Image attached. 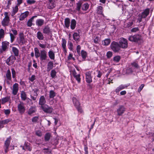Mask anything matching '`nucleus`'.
Masks as SVG:
<instances>
[{"instance_id": "obj_1", "label": "nucleus", "mask_w": 154, "mask_h": 154, "mask_svg": "<svg viewBox=\"0 0 154 154\" xmlns=\"http://www.w3.org/2000/svg\"><path fill=\"white\" fill-rule=\"evenodd\" d=\"M18 36L16 39V42L19 45H23L27 42L23 32H20L18 34Z\"/></svg>"}, {"instance_id": "obj_2", "label": "nucleus", "mask_w": 154, "mask_h": 154, "mask_svg": "<svg viewBox=\"0 0 154 154\" xmlns=\"http://www.w3.org/2000/svg\"><path fill=\"white\" fill-rule=\"evenodd\" d=\"M4 15L5 17L1 21V23L3 26L5 27L9 25L10 19L8 12H5L4 13Z\"/></svg>"}, {"instance_id": "obj_3", "label": "nucleus", "mask_w": 154, "mask_h": 154, "mask_svg": "<svg viewBox=\"0 0 154 154\" xmlns=\"http://www.w3.org/2000/svg\"><path fill=\"white\" fill-rule=\"evenodd\" d=\"M10 37V41L11 43H12L14 41L16 36L18 34V32L16 29L12 28L9 32Z\"/></svg>"}, {"instance_id": "obj_4", "label": "nucleus", "mask_w": 154, "mask_h": 154, "mask_svg": "<svg viewBox=\"0 0 154 154\" xmlns=\"http://www.w3.org/2000/svg\"><path fill=\"white\" fill-rule=\"evenodd\" d=\"M119 44L120 48H126L128 46L127 40L124 38L122 37L119 40Z\"/></svg>"}, {"instance_id": "obj_5", "label": "nucleus", "mask_w": 154, "mask_h": 154, "mask_svg": "<svg viewBox=\"0 0 154 154\" xmlns=\"http://www.w3.org/2000/svg\"><path fill=\"white\" fill-rule=\"evenodd\" d=\"M9 44V43L7 41H3L2 42L1 48L0 49V52L1 53L8 50Z\"/></svg>"}, {"instance_id": "obj_6", "label": "nucleus", "mask_w": 154, "mask_h": 154, "mask_svg": "<svg viewBox=\"0 0 154 154\" xmlns=\"http://www.w3.org/2000/svg\"><path fill=\"white\" fill-rule=\"evenodd\" d=\"M142 39L141 35L138 34L130 36L128 38L129 41L131 42H137Z\"/></svg>"}, {"instance_id": "obj_7", "label": "nucleus", "mask_w": 154, "mask_h": 154, "mask_svg": "<svg viewBox=\"0 0 154 154\" xmlns=\"http://www.w3.org/2000/svg\"><path fill=\"white\" fill-rule=\"evenodd\" d=\"M112 49L115 52H117L120 50V47L119 43L116 42H112L110 45Z\"/></svg>"}, {"instance_id": "obj_8", "label": "nucleus", "mask_w": 154, "mask_h": 154, "mask_svg": "<svg viewBox=\"0 0 154 154\" xmlns=\"http://www.w3.org/2000/svg\"><path fill=\"white\" fill-rule=\"evenodd\" d=\"M11 137H10L7 138L5 141L4 145L3 146L5 153H7L9 151V147L11 142Z\"/></svg>"}, {"instance_id": "obj_9", "label": "nucleus", "mask_w": 154, "mask_h": 154, "mask_svg": "<svg viewBox=\"0 0 154 154\" xmlns=\"http://www.w3.org/2000/svg\"><path fill=\"white\" fill-rule=\"evenodd\" d=\"M92 71H88L85 73V80L86 82L88 83H90L92 82L91 74Z\"/></svg>"}, {"instance_id": "obj_10", "label": "nucleus", "mask_w": 154, "mask_h": 154, "mask_svg": "<svg viewBox=\"0 0 154 154\" xmlns=\"http://www.w3.org/2000/svg\"><path fill=\"white\" fill-rule=\"evenodd\" d=\"M40 60L41 61L45 60L47 57V54L46 51L44 50L40 51Z\"/></svg>"}, {"instance_id": "obj_11", "label": "nucleus", "mask_w": 154, "mask_h": 154, "mask_svg": "<svg viewBox=\"0 0 154 154\" xmlns=\"http://www.w3.org/2000/svg\"><path fill=\"white\" fill-rule=\"evenodd\" d=\"M16 60L15 57L11 56L9 57L7 60L6 63L9 66L12 65L14 62Z\"/></svg>"}, {"instance_id": "obj_12", "label": "nucleus", "mask_w": 154, "mask_h": 154, "mask_svg": "<svg viewBox=\"0 0 154 154\" xmlns=\"http://www.w3.org/2000/svg\"><path fill=\"white\" fill-rule=\"evenodd\" d=\"M18 84L17 83H15L13 85L12 93L14 95H16L18 92Z\"/></svg>"}, {"instance_id": "obj_13", "label": "nucleus", "mask_w": 154, "mask_h": 154, "mask_svg": "<svg viewBox=\"0 0 154 154\" xmlns=\"http://www.w3.org/2000/svg\"><path fill=\"white\" fill-rule=\"evenodd\" d=\"M72 74L74 77L77 81L78 83H80L81 82L80 75V74H77L75 70L72 71Z\"/></svg>"}, {"instance_id": "obj_14", "label": "nucleus", "mask_w": 154, "mask_h": 154, "mask_svg": "<svg viewBox=\"0 0 154 154\" xmlns=\"http://www.w3.org/2000/svg\"><path fill=\"white\" fill-rule=\"evenodd\" d=\"M150 9L147 8L145 9L143 12L140 14L142 16L143 18H146L149 14Z\"/></svg>"}, {"instance_id": "obj_15", "label": "nucleus", "mask_w": 154, "mask_h": 154, "mask_svg": "<svg viewBox=\"0 0 154 154\" xmlns=\"http://www.w3.org/2000/svg\"><path fill=\"white\" fill-rule=\"evenodd\" d=\"M42 109L45 112L50 113L52 111V108L50 106H41Z\"/></svg>"}, {"instance_id": "obj_16", "label": "nucleus", "mask_w": 154, "mask_h": 154, "mask_svg": "<svg viewBox=\"0 0 154 154\" xmlns=\"http://www.w3.org/2000/svg\"><path fill=\"white\" fill-rule=\"evenodd\" d=\"M66 42L65 39L62 38V41L61 45L63 48V52L65 55L67 53V51L66 48Z\"/></svg>"}, {"instance_id": "obj_17", "label": "nucleus", "mask_w": 154, "mask_h": 154, "mask_svg": "<svg viewBox=\"0 0 154 154\" xmlns=\"http://www.w3.org/2000/svg\"><path fill=\"white\" fill-rule=\"evenodd\" d=\"M29 12L26 11L25 12L22 13L20 16L19 20H23L27 17L29 14Z\"/></svg>"}, {"instance_id": "obj_18", "label": "nucleus", "mask_w": 154, "mask_h": 154, "mask_svg": "<svg viewBox=\"0 0 154 154\" xmlns=\"http://www.w3.org/2000/svg\"><path fill=\"white\" fill-rule=\"evenodd\" d=\"M85 1V0H80L76 3V9L77 10L79 11L80 10L81 8L82 7V5Z\"/></svg>"}, {"instance_id": "obj_19", "label": "nucleus", "mask_w": 154, "mask_h": 154, "mask_svg": "<svg viewBox=\"0 0 154 154\" xmlns=\"http://www.w3.org/2000/svg\"><path fill=\"white\" fill-rule=\"evenodd\" d=\"M51 32V30L48 26H45L43 29V33L44 34L49 35Z\"/></svg>"}, {"instance_id": "obj_20", "label": "nucleus", "mask_w": 154, "mask_h": 154, "mask_svg": "<svg viewBox=\"0 0 154 154\" xmlns=\"http://www.w3.org/2000/svg\"><path fill=\"white\" fill-rule=\"evenodd\" d=\"M97 13L99 14L102 15L103 17H104V15L103 13V8L102 6H98L97 7Z\"/></svg>"}, {"instance_id": "obj_21", "label": "nucleus", "mask_w": 154, "mask_h": 154, "mask_svg": "<svg viewBox=\"0 0 154 154\" xmlns=\"http://www.w3.org/2000/svg\"><path fill=\"white\" fill-rule=\"evenodd\" d=\"M128 86L125 85H121L116 88L115 91L117 93H118L122 90L127 88Z\"/></svg>"}, {"instance_id": "obj_22", "label": "nucleus", "mask_w": 154, "mask_h": 154, "mask_svg": "<svg viewBox=\"0 0 154 154\" xmlns=\"http://www.w3.org/2000/svg\"><path fill=\"white\" fill-rule=\"evenodd\" d=\"M125 110V109L124 106H120L117 110L118 115L119 116L122 115Z\"/></svg>"}, {"instance_id": "obj_23", "label": "nucleus", "mask_w": 154, "mask_h": 154, "mask_svg": "<svg viewBox=\"0 0 154 154\" xmlns=\"http://www.w3.org/2000/svg\"><path fill=\"white\" fill-rule=\"evenodd\" d=\"M36 36L38 39L40 40H43L44 39V36L42 32L40 31L38 32L36 34Z\"/></svg>"}, {"instance_id": "obj_24", "label": "nucleus", "mask_w": 154, "mask_h": 154, "mask_svg": "<svg viewBox=\"0 0 154 154\" xmlns=\"http://www.w3.org/2000/svg\"><path fill=\"white\" fill-rule=\"evenodd\" d=\"M70 20L69 18H66L65 19L64 21V25L65 27L69 29L70 26Z\"/></svg>"}, {"instance_id": "obj_25", "label": "nucleus", "mask_w": 154, "mask_h": 154, "mask_svg": "<svg viewBox=\"0 0 154 154\" xmlns=\"http://www.w3.org/2000/svg\"><path fill=\"white\" fill-rule=\"evenodd\" d=\"M44 20L42 19H38L36 21V25L38 26H42L44 23Z\"/></svg>"}, {"instance_id": "obj_26", "label": "nucleus", "mask_w": 154, "mask_h": 154, "mask_svg": "<svg viewBox=\"0 0 154 154\" xmlns=\"http://www.w3.org/2000/svg\"><path fill=\"white\" fill-rule=\"evenodd\" d=\"M53 63L51 61L49 62L47 64V70L49 72L53 69Z\"/></svg>"}, {"instance_id": "obj_27", "label": "nucleus", "mask_w": 154, "mask_h": 154, "mask_svg": "<svg viewBox=\"0 0 154 154\" xmlns=\"http://www.w3.org/2000/svg\"><path fill=\"white\" fill-rule=\"evenodd\" d=\"M37 17V16H32L30 19L27 21V25L29 27H31L32 25V22L34 19Z\"/></svg>"}, {"instance_id": "obj_28", "label": "nucleus", "mask_w": 154, "mask_h": 154, "mask_svg": "<svg viewBox=\"0 0 154 154\" xmlns=\"http://www.w3.org/2000/svg\"><path fill=\"white\" fill-rule=\"evenodd\" d=\"M46 102V100L44 97L43 96H41L40 99L39 101V104L40 105H44Z\"/></svg>"}, {"instance_id": "obj_29", "label": "nucleus", "mask_w": 154, "mask_h": 154, "mask_svg": "<svg viewBox=\"0 0 154 154\" xmlns=\"http://www.w3.org/2000/svg\"><path fill=\"white\" fill-rule=\"evenodd\" d=\"M55 6L54 2H49L47 5V7L49 9H52Z\"/></svg>"}, {"instance_id": "obj_30", "label": "nucleus", "mask_w": 154, "mask_h": 154, "mask_svg": "<svg viewBox=\"0 0 154 154\" xmlns=\"http://www.w3.org/2000/svg\"><path fill=\"white\" fill-rule=\"evenodd\" d=\"M76 21L75 19H72L71 22L70 28L72 29H74L76 27Z\"/></svg>"}, {"instance_id": "obj_31", "label": "nucleus", "mask_w": 154, "mask_h": 154, "mask_svg": "<svg viewBox=\"0 0 154 154\" xmlns=\"http://www.w3.org/2000/svg\"><path fill=\"white\" fill-rule=\"evenodd\" d=\"M89 5L87 3H83L82 7V9L83 11H86L89 8Z\"/></svg>"}, {"instance_id": "obj_32", "label": "nucleus", "mask_w": 154, "mask_h": 154, "mask_svg": "<svg viewBox=\"0 0 154 154\" xmlns=\"http://www.w3.org/2000/svg\"><path fill=\"white\" fill-rule=\"evenodd\" d=\"M12 121V119H8L0 121V124H2L3 125L7 124L9 122H11Z\"/></svg>"}, {"instance_id": "obj_33", "label": "nucleus", "mask_w": 154, "mask_h": 154, "mask_svg": "<svg viewBox=\"0 0 154 154\" xmlns=\"http://www.w3.org/2000/svg\"><path fill=\"white\" fill-rule=\"evenodd\" d=\"M73 38L76 41H79L80 38L79 34L75 32L73 35Z\"/></svg>"}, {"instance_id": "obj_34", "label": "nucleus", "mask_w": 154, "mask_h": 154, "mask_svg": "<svg viewBox=\"0 0 154 154\" xmlns=\"http://www.w3.org/2000/svg\"><path fill=\"white\" fill-rule=\"evenodd\" d=\"M20 97L22 100H25L27 98L26 93L23 91H22L21 92Z\"/></svg>"}, {"instance_id": "obj_35", "label": "nucleus", "mask_w": 154, "mask_h": 154, "mask_svg": "<svg viewBox=\"0 0 154 154\" xmlns=\"http://www.w3.org/2000/svg\"><path fill=\"white\" fill-rule=\"evenodd\" d=\"M48 54L49 57L51 59H54L55 58V54L52 51H49L48 52Z\"/></svg>"}, {"instance_id": "obj_36", "label": "nucleus", "mask_w": 154, "mask_h": 154, "mask_svg": "<svg viewBox=\"0 0 154 154\" xmlns=\"http://www.w3.org/2000/svg\"><path fill=\"white\" fill-rule=\"evenodd\" d=\"M34 51L35 56L36 58H38L40 56L39 51L37 48H34Z\"/></svg>"}, {"instance_id": "obj_37", "label": "nucleus", "mask_w": 154, "mask_h": 154, "mask_svg": "<svg viewBox=\"0 0 154 154\" xmlns=\"http://www.w3.org/2000/svg\"><path fill=\"white\" fill-rule=\"evenodd\" d=\"M10 97L8 96L6 97L2 98V104L3 105L5 103L9 101L10 100Z\"/></svg>"}, {"instance_id": "obj_38", "label": "nucleus", "mask_w": 154, "mask_h": 154, "mask_svg": "<svg viewBox=\"0 0 154 154\" xmlns=\"http://www.w3.org/2000/svg\"><path fill=\"white\" fill-rule=\"evenodd\" d=\"M18 10V6L17 5H16L15 7H13V8L11 15L13 16L17 12Z\"/></svg>"}, {"instance_id": "obj_39", "label": "nucleus", "mask_w": 154, "mask_h": 154, "mask_svg": "<svg viewBox=\"0 0 154 154\" xmlns=\"http://www.w3.org/2000/svg\"><path fill=\"white\" fill-rule=\"evenodd\" d=\"M42 151L45 154L51 153V150L48 147L43 148Z\"/></svg>"}, {"instance_id": "obj_40", "label": "nucleus", "mask_w": 154, "mask_h": 154, "mask_svg": "<svg viewBox=\"0 0 154 154\" xmlns=\"http://www.w3.org/2000/svg\"><path fill=\"white\" fill-rule=\"evenodd\" d=\"M12 51L15 55L17 56L19 55V50L17 48L15 47H12Z\"/></svg>"}, {"instance_id": "obj_41", "label": "nucleus", "mask_w": 154, "mask_h": 154, "mask_svg": "<svg viewBox=\"0 0 154 154\" xmlns=\"http://www.w3.org/2000/svg\"><path fill=\"white\" fill-rule=\"evenodd\" d=\"M6 76L7 79L10 80H11V72L9 69L7 70L6 74Z\"/></svg>"}, {"instance_id": "obj_42", "label": "nucleus", "mask_w": 154, "mask_h": 154, "mask_svg": "<svg viewBox=\"0 0 154 154\" xmlns=\"http://www.w3.org/2000/svg\"><path fill=\"white\" fill-rule=\"evenodd\" d=\"M51 137V134L50 133H46L45 136V141H48Z\"/></svg>"}, {"instance_id": "obj_43", "label": "nucleus", "mask_w": 154, "mask_h": 154, "mask_svg": "<svg viewBox=\"0 0 154 154\" xmlns=\"http://www.w3.org/2000/svg\"><path fill=\"white\" fill-rule=\"evenodd\" d=\"M5 35L4 30L2 29H0V41L2 38H4Z\"/></svg>"}, {"instance_id": "obj_44", "label": "nucleus", "mask_w": 154, "mask_h": 154, "mask_svg": "<svg viewBox=\"0 0 154 154\" xmlns=\"http://www.w3.org/2000/svg\"><path fill=\"white\" fill-rule=\"evenodd\" d=\"M111 42V40L110 39L107 38L105 39L103 42V44L105 46H107L109 45Z\"/></svg>"}, {"instance_id": "obj_45", "label": "nucleus", "mask_w": 154, "mask_h": 154, "mask_svg": "<svg viewBox=\"0 0 154 154\" xmlns=\"http://www.w3.org/2000/svg\"><path fill=\"white\" fill-rule=\"evenodd\" d=\"M49 97L50 98H54L56 96V93L53 90H51L49 92Z\"/></svg>"}, {"instance_id": "obj_46", "label": "nucleus", "mask_w": 154, "mask_h": 154, "mask_svg": "<svg viewBox=\"0 0 154 154\" xmlns=\"http://www.w3.org/2000/svg\"><path fill=\"white\" fill-rule=\"evenodd\" d=\"M73 104L75 106H79L80 105L79 101L75 97L72 99Z\"/></svg>"}, {"instance_id": "obj_47", "label": "nucleus", "mask_w": 154, "mask_h": 154, "mask_svg": "<svg viewBox=\"0 0 154 154\" xmlns=\"http://www.w3.org/2000/svg\"><path fill=\"white\" fill-rule=\"evenodd\" d=\"M81 55L83 59H85L87 57V52L83 50L81 51Z\"/></svg>"}, {"instance_id": "obj_48", "label": "nucleus", "mask_w": 154, "mask_h": 154, "mask_svg": "<svg viewBox=\"0 0 154 154\" xmlns=\"http://www.w3.org/2000/svg\"><path fill=\"white\" fill-rule=\"evenodd\" d=\"M57 72L54 69L52 70L51 72V75L52 78H54L56 76Z\"/></svg>"}, {"instance_id": "obj_49", "label": "nucleus", "mask_w": 154, "mask_h": 154, "mask_svg": "<svg viewBox=\"0 0 154 154\" xmlns=\"http://www.w3.org/2000/svg\"><path fill=\"white\" fill-rule=\"evenodd\" d=\"M134 24V22L133 21L125 23V26L126 28H129L131 26Z\"/></svg>"}, {"instance_id": "obj_50", "label": "nucleus", "mask_w": 154, "mask_h": 154, "mask_svg": "<svg viewBox=\"0 0 154 154\" xmlns=\"http://www.w3.org/2000/svg\"><path fill=\"white\" fill-rule=\"evenodd\" d=\"M121 59V57L120 56H116L114 57L113 58V60L115 62L118 63L119 61Z\"/></svg>"}, {"instance_id": "obj_51", "label": "nucleus", "mask_w": 154, "mask_h": 154, "mask_svg": "<svg viewBox=\"0 0 154 154\" xmlns=\"http://www.w3.org/2000/svg\"><path fill=\"white\" fill-rule=\"evenodd\" d=\"M35 112V108L32 107L29 109L28 111V114L29 115H31L32 113Z\"/></svg>"}, {"instance_id": "obj_52", "label": "nucleus", "mask_w": 154, "mask_h": 154, "mask_svg": "<svg viewBox=\"0 0 154 154\" xmlns=\"http://www.w3.org/2000/svg\"><path fill=\"white\" fill-rule=\"evenodd\" d=\"M18 109L20 112L22 113L24 112L25 111V108L24 106H18Z\"/></svg>"}, {"instance_id": "obj_53", "label": "nucleus", "mask_w": 154, "mask_h": 154, "mask_svg": "<svg viewBox=\"0 0 154 154\" xmlns=\"http://www.w3.org/2000/svg\"><path fill=\"white\" fill-rule=\"evenodd\" d=\"M131 65L135 68L137 69L139 68V66L138 65V63L136 62H134L133 63H131Z\"/></svg>"}, {"instance_id": "obj_54", "label": "nucleus", "mask_w": 154, "mask_h": 154, "mask_svg": "<svg viewBox=\"0 0 154 154\" xmlns=\"http://www.w3.org/2000/svg\"><path fill=\"white\" fill-rule=\"evenodd\" d=\"M112 55V52L110 51H109L106 53V56L108 58H110Z\"/></svg>"}, {"instance_id": "obj_55", "label": "nucleus", "mask_w": 154, "mask_h": 154, "mask_svg": "<svg viewBox=\"0 0 154 154\" xmlns=\"http://www.w3.org/2000/svg\"><path fill=\"white\" fill-rule=\"evenodd\" d=\"M100 41V38L98 36H96L94 40V42L95 44L99 43Z\"/></svg>"}, {"instance_id": "obj_56", "label": "nucleus", "mask_w": 154, "mask_h": 154, "mask_svg": "<svg viewBox=\"0 0 154 154\" xmlns=\"http://www.w3.org/2000/svg\"><path fill=\"white\" fill-rule=\"evenodd\" d=\"M68 48L70 51H72L73 50V44L71 42H69L68 44Z\"/></svg>"}, {"instance_id": "obj_57", "label": "nucleus", "mask_w": 154, "mask_h": 154, "mask_svg": "<svg viewBox=\"0 0 154 154\" xmlns=\"http://www.w3.org/2000/svg\"><path fill=\"white\" fill-rule=\"evenodd\" d=\"M143 18V17L142 15L140 14L138 15V18L137 19V22L139 23L140 22L142 21Z\"/></svg>"}, {"instance_id": "obj_58", "label": "nucleus", "mask_w": 154, "mask_h": 154, "mask_svg": "<svg viewBox=\"0 0 154 154\" xmlns=\"http://www.w3.org/2000/svg\"><path fill=\"white\" fill-rule=\"evenodd\" d=\"M12 76L13 78H14L16 77V72L14 70V69L13 68L11 69Z\"/></svg>"}, {"instance_id": "obj_59", "label": "nucleus", "mask_w": 154, "mask_h": 154, "mask_svg": "<svg viewBox=\"0 0 154 154\" xmlns=\"http://www.w3.org/2000/svg\"><path fill=\"white\" fill-rule=\"evenodd\" d=\"M139 30V29L138 27H135L132 28L131 30V32H136L138 31Z\"/></svg>"}, {"instance_id": "obj_60", "label": "nucleus", "mask_w": 154, "mask_h": 154, "mask_svg": "<svg viewBox=\"0 0 154 154\" xmlns=\"http://www.w3.org/2000/svg\"><path fill=\"white\" fill-rule=\"evenodd\" d=\"M133 72L132 69L131 68H128L126 70V72L128 74L131 73Z\"/></svg>"}, {"instance_id": "obj_61", "label": "nucleus", "mask_w": 154, "mask_h": 154, "mask_svg": "<svg viewBox=\"0 0 154 154\" xmlns=\"http://www.w3.org/2000/svg\"><path fill=\"white\" fill-rule=\"evenodd\" d=\"M27 2L28 4L31 5L34 3L35 2V1L34 0H27Z\"/></svg>"}, {"instance_id": "obj_62", "label": "nucleus", "mask_w": 154, "mask_h": 154, "mask_svg": "<svg viewBox=\"0 0 154 154\" xmlns=\"http://www.w3.org/2000/svg\"><path fill=\"white\" fill-rule=\"evenodd\" d=\"M144 85L143 84H142L139 87L138 91L139 92H140L142 90L143 88L144 87Z\"/></svg>"}, {"instance_id": "obj_63", "label": "nucleus", "mask_w": 154, "mask_h": 154, "mask_svg": "<svg viewBox=\"0 0 154 154\" xmlns=\"http://www.w3.org/2000/svg\"><path fill=\"white\" fill-rule=\"evenodd\" d=\"M35 76L34 75H32L31 77L29 78V80L32 82H33L35 79Z\"/></svg>"}, {"instance_id": "obj_64", "label": "nucleus", "mask_w": 154, "mask_h": 154, "mask_svg": "<svg viewBox=\"0 0 154 154\" xmlns=\"http://www.w3.org/2000/svg\"><path fill=\"white\" fill-rule=\"evenodd\" d=\"M81 46L79 45H78L77 47L76 50L77 51L78 54H80V51L81 49Z\"/></svg>"}]
</instances>
